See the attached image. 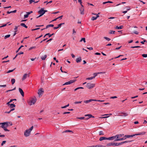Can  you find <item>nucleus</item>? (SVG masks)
<instances>
[{
    "instance_id": "6e6552de",
    "label": "nucleus",
    "mask_w": 147,
    "mask_h": 147,
    "mask_svg": "<svg viewBox=\"0 0 147 147\" xmlns=\"http://www.w3.org/2000/svg\"><path fill=\"white\" fill-rule=\"evenodd\" d=\"M27 77H29V75L28 74H25L23 76L22 78V81H24L25 80Z\"/></svg>"
},
{
    "instance_id": "37998d69",
    "label": "nucleus",
    "mask_w": 147,
    "mask_h": 147,
    "mask_svg": "<svg viewBox=\"0 0 147 147\" xmlns=\"http://www.w3.org/2000/svg\"><path fill=\"white\" fill-rule=\"evenodd\" d=\"M115 32L113 30H111L110 32H109V33L110 34H115Z\"/></svg>"
},
{
    "instance_id": "c85d7f7f",
    "label": "nucleus",
    "mask_w": 147,
    "mask_h": 147,
    "mask_svg": "<svg viewBox=\"0 0 147 147\" xmlns=\"http://www.w3.org/2000/svg\"><path fill=\"white\" fill-rule=\"evenodd\" d=\"M11 81L12 84H13L15 82V80L14 79H12L11 80Z\"/></svg>"
},
{
    "instance_id": "a211bd4d",
    "label": "nucleus",
    "mask_w": 147,
    "mask_h": 147,
    "mask_svg": "<svg viewBox=\"0 0 147 147\" xmlns=\"http://www.w3.org/2000/svg\"><path fill=\"white\" fill-rule=\"evenodd\" d=\"M82 59L81 57H80L76 58V61L77 63H78L81 62Z\"/></svg>"
},
{
    "instance_id": "39448f33",
    "label": "nucleus",
    "mask_w": 147,
    "mask_h": 147,
    "mask_svg": "<svg viewBox=\"0 0 147 147\" xmlns=\"http://www.w3.org/2000/svg\"><path fill=\"white\" fill-rule=\"evenodd\" d=\"M95 84L90 83H88L86 85V87L89 89H91L94 87Z\"/></svg>"
},
{
    "instance_id": "bf43d9fd",
    "label": "nucleus",
    "mask_w": 147,
    "mask_h": 147,
    "mask_svg": "<svg viewBox=\"0 0 147 147\" xmlns=\"http://www.w3.org/2000/svg\"><path fill=\"white\" fill-rule=\"evenodd\" d=\"M87 48L88 49H89V50H92L93 49V48L92 47H87Z\"/></svg>"
},
{
    "instance_id": "1a4fd4ad",
    "label": "nucleus",
    "mask_w": 147,
    "mask_h": 147,
    "mask_svg": "<svg viewBox=\"0 0 147 147\" xmlns=\"http://www.w3.org/2000/svg\"><path fill=\"white\" fill-rule=\"evenodd\" d=\"M44 92L42 90V88L38 90V94L39 96L41 95V94H43V93Z\"/></svg>"
},
{
    "instance_id": "a18cd8bd",
    "label": "nucleus",
    "mask_w": 147,
    "mask_h": 147,
    "mask_svg": "<svg viewBox=\"0 0 147 147\" xmlns=\"http://www.w3.org/2000/svg\"><path fill=\"white\" fill-rule=\"evenodd\" d=\"M16 88L15 87L13 89H12V90H7L6 91V92H9L10 91H13V90H15L16 89Z\"/></svg>"
},
{
    "instance_id": "5701e85b",
    "label": "nucleus",
    "mask_w": 147,
    "mask_h": 147,
    "mask_svg": "<svg viewBox=\"0 0 147 147\" xmlns=\"http://www.w3.org/2000/svg\"><path fill=\"white\" fill-rule=\"evenodd\" d=\"M53 26H54V25L53 24L48 25L46 26V28H44V29H47V28H49L50 27H53ZM43 30V29H42L41 30Z\"/></svg>"
},
{
    "instance_id": "338daca9",
    "label": "nucleus",
    "mask_w": 147,
    "mask_h": 147,
    "mask_svg": "<svg viewBox=\"0 0 147 147\" xmlns=\"http://www.w3.org/2000/svg\"><path fill=\"white\" fill-rule=\"evenodd\" d=\"M63 17V16L62 15L59 17L57 18V19H58L59 18L61 19Z\"/></svg>"
},
{
    "instance_id": "f3484780",
    "label": "nucleus",
    "mask_w": 147,
    "mask_h": 147,
    "mask_svg": "<svg viewBox=\"0 0 147 147\" xmlns=\"http://www.w3.org/2000/svg\"><path fill=\"white\" fill-rule=\"evenodd\" d=\"M126 139V138H120L116 139L115 140H114V141H122Z\"/></svg>"
},
{
    "instance_id": "774afa93",
    "label": "nucleus",
    "mask_w": 147,
    "mask_h": 147,
    "mask_svg": "<svg viewBox=\"0 0 147 147\" xmlns=\"http://www.w3.org/2000/svg\"><path fill=\"white\" fill-rule=\"evenodd\" d=\"M11 102H10V101L8 102H7L6 104L7 105H8V106H10V105L11 104H10V103Z\"/></svg>"
},
{
    "instance_id": "6e6d98bb",
    "label": "nucleus",
    "mask_w": 147,
    "mask_h": 147,
    "mask_svg": "<svg viewBox=\"0 0 147 147\" xmlns=\"http://www.w3.org/2000/svg\"><path fill=\"white\" fill-rule=\"evenodd\" d=\"M6 141H3L2 142V143H1V146L5 144L6 143Z\"/></svg>"
},
{
    "instance_id": "4468645a",
    "label": "nucleus",
    "mask_w": 147,
    "mask_h": 147,
    "mask_svg": "<svg viewBox=\"0 0 147 147\" xmlns=\"http://www.w3.org/2000/svg\"><path fill=\"white\" fill-rule=\"evenodd\" d=\"M85 116H88L89 117L88 118H86L85 119L86 120H87L89 118H90L91 117H93V118H94V116H93L91 114L86 115H85Z\"/></svg>"
},
{
    "instance_id": "393cba45",
    "label": "nucleus",
    "mask_w": 147,
    "mask_h": 147,
    "mask_svg": "<svg viewBox=\"0 0 147 147\" xmlns=\"http://www.w3.org/2000/svg\"><path fill=\"white\" fill-rule=\"evenodd\" d=\"M54 33H53L52 34H50L49 33H47L45 34L44 37H45L46 36H48L49 37H51L54 34Z\"/></svg>"
},
{
    "instance_id": "dca6fc26",
    "label": "nucleus",
    "mask_w": 147,
    "mask_h": 147,
    "mask_svg": "<svg viewBox=\"0 0 147 147\" xmlns=\"http://www.w3.org/2000/svg\"><path fill=\"white\" fill-rule=\"evenodd\" d=\"M124 134H119L116 135V139L120 138L123 136Z\"/></svg>"
},
{
    "instance_id": "5fc2aeb1",
    "label": "nucleus",
    "mask_w": 147,
    "mask_h": 147,
    "mask_svg": "<svg viewBox=\"0 0 147 147\" xmlns=\"http://www.w3.org/2000/svg\"><path fill=\"white\" fill-rule=\"evenodd\" d=\"M35 48H36V47H35V46L31 47L29 48V50H31L33 49H35Z\"/></svg>"
},
{
    "instance_id": "0eeeda50",
    "label": "nucleus",
    "mask_w": 147,
    "mask_h": 147,
    "mask_svg": "<svg viewBox=\"0 0 147 147\" xmlns=\"http://www.w3.org/2000/svg\"><path fill=\"white\" fill-rule=\"evenodd\" d=\"M117 146V142H112L108 143L107 146Z\"/></svg>"
},
{
    "instance_id": "f257e3e1",
    "label": "nucleus",
    "mask_w": 147,
    "mask_h": 147,
    "mask_svg": "<svg viewBox=\"0 0 147 147\" xmlns=\"http://www.w3.org/2000/svg\"><path fill=\"white\" fill-rule=\"evenodd\" d=\"M11 123V122H7L1 123H0V124L1 125V127L5 131H9V130L7 129V127L9 126V123Z\"/></svg>"
},
{
    "instance_id": "a878e982",
    "label": "nucleus",
    "mask_w": 147,
    "mask_h": 147,
    "mask_svg": "<svg viewBox=\"0 0 147 147\" xmlns=\"http://www.w3.org/2000/svg\"><path fill=\"white\" fill-rule=\"evenodd\" d=\"M16 106V105L13 104H11L9 106V107L11 108H13L14 107H15Z\"/></svg>"
},
{
    "instance_id": "49530a36",
    "label": "nucleus",
    "mask_w": 147,
    "mask_h": 147,
    "mask_svg": "<svg viewBox=\"0 0 147 147\" xmlns=\"http://www.w3.org/2000/svg\"><path fill=\"white\" fill-rule=\"evenodd\" d=\"M77 118L78 119H80L81 120H82L84 119H85V117H77Z\"/></svg>"
},
{
    "instance_id": "c9c22d12",
    "label": "nucleus",
    "mask_w": 147,
    "mask_h": 147,
    "mask_svg": "<svg viewBox=\"0 0 147 147\" xmlns=\"http://www.w3.org/2000/svg\"><path fill=\"white\" fill-rule=\"evenodd\" d=\"M104 134L103 133V132L102 131H100L99 132V135H104Z\"/></svg>"
},
{
    "instance_id": "9b49d317",
    "label": "nucleus",
    "mask_w": 147,
    "mask_h": 147,
    "mask_svg": "<svg viewBox=\"0 0 147 147\" xmlns=\"http://www.w3.org/2000/svg\"><path fill=\"white\" fill-rule=\"evenodd\" d=\"M19 90L22 96L23 97L24 96V92L22 90L21 88H19Z\"/></svg>"
},
{
    "instance_id": "a19ab883",
    "label": "nucleus",
    "mask_w": 147,
    "mask_h": 147,
    "mask_svg": "<svg viewBox=\"0 0 147 147\" xmlns=\"http://www.w3.org/2000/svg\"><path fill=\"white\" fill-rule=\"evenodd\" d=\"M93 78H94V77H91L90 78H88L86 79V80H92Z\"/></svg>"
},
{
    "instance_id": "cd10ccee",
    "label": "nucleus",
    "mask_w": 147,
    "mask_h": 147,
    "mask_svg": "<svg viewBox=\"0 0 147 147\" xmlns=\"http://www.w3.org/2000/svg\"><path fill=\"white\" fill-rule=\"evenodd\" d=\"M123 28L122 26H117L116 27V28L117 29H122Z\"/></svg>"
},
{
    "instance_id": "8fccbe9b",
    "label": "nucleus",
    "mask_w": 147,
    "mask_h": 147,
    "mask_svg": "<svg viewBox=\"0 0 147 147\" xmlns=\"http://www.w3.org/2000/svg\"><path fill=\"white\" fill-rule=\"evenodd\" d=\"M142 55L144 57H147V54H143Z\"/></svg>"
},
{
    "instance_id": "603ef678",
    "label": "nucleus",
    "mask_w": 147,
    "mask_h": 147,
    "mask_svg": "<svg viewBox=\"0 0 147 147\" xmlns=\"http://www.w3.org/2000/svg\"><path fill=\"white\" fill-rule=\"evenodd\" d=\"M92 15H96V17L97 18L98 17H99V16L98 15V14H97L96 13H92Z\"/></svg>"
},
{
    "instance_id": "c03bdc74",
    "label": "nucleus",
    "mask_w": 147,
    "mask_h": 147,
    "mask_svg": "<svg viewBox=\"0 0 147 147\" xmlns=\"http://www.w3.org/2000/svg\"><path fill=\"white\" fill-rule=\"evenodd\" d=\"M78 1L80 3V4L81 5L82 7H83V5H82V0H78Z\"/></svg>"
},
{
    "instance_id": "de8ad7c7",
    "label": "nucleus",
    "mask_w": 147,
    "mask_h": 147,
    "mask_svg": "<svg viewBox=\"0 0 147 147\" xmlns=\"http://www.w3.org/2000/svg\"><path fill=\"white\" fill-rule=\"evenodd\" d=\"M16 68H14L13 69V70H9L7 72V73H9L12 72H13L15 69Z\"/></svg>"
},
{
    "instance_id": "13d9d810",
    "label": "nucleus",
    "mask_w": 147,
    "mask_h": 147,
    "mask_svg": "<svg viewBox=\"0 0 147 147\" xmlns=\"http://www.w3.org/2000/svg\"><path fill=\"white\" fill-rule=\"evenodd\" d=\"M134 33L136 34H138L139 32L136 31H135L134 32Z\"/></svg>"
},
{
    "instance_id": "e433bc0d",
    "label": "nucleus",
    "mask_w": 147,
    "mask_h": 147,
    "mask_svg": "<svg viewBox=\"0 0 147 147\" xmlns=\"http://www.w3.org/2000/svg\"><path fill=\"white\" fill-rule=\"evenodd\" d=\"M94 147H105V146H104L102 145H96L95 146H94Z\"/></svg>"
},
{
    "instance_id": "58836bf2",
    "label": "nucleus",
    "mask_w": 147,
    "mask_h": 147,
    "mask_svg": "<svg viewBox=\"0 0 147 147\" xmlns=\"http://www.w3.org/2000/svg\"><path fill=\"white\" fill-rule=\"evenodd\" d=\"M69 104H68L67 105L61 107V108L62 109L65 108H66L67 107H68L69 106Z\"/></svg>"
},
{
    "instance_id": "bb28decb",
    "label": "nucleus",
    "mask_w": 147,
    "mask_h": 147,
    "mask_svg": "<svg viewBox=\"0 0 147 147\" xmlns=\"http://www.w3.org/2000/svg\"><path fill=\"white\" fill-rule=\"evenodd\" d=\"M91 102V99H90L89 100H85L84 101V102L85 103H88L89 102Z\"/></svg>"
},
{
    "instance_id": "f704fd0d",
    "label": "nucleus",
    "mask_w": 147,
    "mask_h": 147,
    "mask_svg": "<svg viewBox=\"0 0 147 147\" xmlns=\"http://www.w3.org/2000/svg\"><path fill=\"white\" fill-rule=\"evenodd\" d=\"M131 48H140L141 47L140 46H131L130 47Z\"/></svg>"
},
{
    "instance_id": "c756f323",
    "label": "nucleus",
    "mask_w": 147,
    "mask_h": 147,
    "mask_svg": "<svg viewBox=\"0 0 147 147\" xmlns=\"http://www.w3.org/2000/svg\"><path fill=\"white\" fill-rule=\"evenodd\" d=\"M20 25L24 27H25L26 28H27V26H26L24 23H21L20 24Z\"/></svg>"
},
{
    "instance_id": "864d4df0",
    "label": "nucleus",
    "mask_w": 147,
    "mask_h": 147,
    "mask_svg": "<svg viewBox=\"0 0 147 147\" xmlns=\"http://www.w3.org/2000/svg\"><path fill=\"white\" fill-rule=\"evenodd\" d=\"M98 74V73H94L93 74V75H94V76H93V77H94V78H95V77L96 76L97 74Z\"/></svg>"
},
{
    "instance_id": "ddd939ff",
    "label": "nucleus",
    "mask_w": 147,
    "mask_h": 147,
    "mask_svg": "<svg viewBox=\"0 0 147 147\" xmlns=\"http://www.w3.org/2000/svg\"><path fill=\"white\" fill-rule=\"evenodd\" d=\"M146 133V132L144 131H143L139 133L138 134H135V136H138L140 135H144Z\"/></svg>"
},
{
    "instance_id": "4d7b16f0",
    "label": "nucleus",
    "mask_w": 147,
    "mask_h": 147,
    "mask_svg": "<svg viewBox=\"0 0 147 147\" xmlns=\"http://www.w3.org/2000/svg\"><path fill=\"white\" fill-rule=\"evenodd\" d=\"M146 42V40H144L143 41L141 42V43L142 44H144V42Z\"/></svg>"
},
{
    "instance_id": "412c9836",
    "label": "nucleus",
    "mask_w": 147,
    "mask_h": 147,
    "mask_svg": "<svg viewBox=\"0 0 147 147\" xmlns=\"http://www.w3.org/2000/svg\"><path fill=\"white\" fill-rule=\"evenodd\" d=\"M39 1V0L36 1L35 0H30L29 1V3L30 4H31L32 2L34 3H37Z\"/></svg>"
},
{
    "instance_id": "aec40b11",
    "label": "nucleus",
    "mask_w": 147,
    "mask_h": 147,
    "mask_svg": "<svg viewBox=\"0 0 147 147\" xmlns=\"http://www.w3.org/2000/svg\"><path fill=\"white\" fill-rule=\"evenodd\" d=\"M108 140V138L105 137H101L99 138V140L100 141H102L103 140Z\"/></svg>"
},
{
    "instance_id": "9d476101",
    "label": "nucleus",
    "mask_w": 147,
    "mask_h": 147,
    "mask_svg": "<svg viewBox=\"0 0 147 147\" xmlns=\"http://www.w3.org/2000/svg\"><path fill=\"white\" fill-rule=\"evenodd\" d=\"M116 136H113L109 138H108V140H115V139H116Z\"/></svg>"
},
{
    "instance_id": "7c9ffc66",
    "label": "nucleus",
    "mask_w": 147,
    "mask_h": 147,
    "mask_svg": "<svg viewBox=\"0 0 147 147\" xmlns=\"http://www.w3.org/2000/svg\"><path fill=\"white\" fill-rule=\"evenodd\" d=\"M71 132L72 133H73V132L71 130H66L64 131L63 132V133H65V132Z\"/></svg>"
},
{
    "instance_id": "69168bd1",
    "label": "nucleus",
    "mask_w": 147,
    "mask_h": 147,
    "mask_svg": "<svg viewBox=\"0 0 147 147\" xmlns=\"http://www.w3.org/2000/svg\"><path fill=\"white\" fill-rule=\"evenodd\" d=\"M69 113H70V112H65L63 113V114H69Z\"/></svg>"
},
{
    "instance_id": "2eb2a0df",
    "label": "nucleus",
    "mask_w": 147,
    "mask_h": 147,
    "mask_svg": "<svg viewBox=\"0 0 147 147\" xmlns=\"http://www.w3.org/2000/svg\"><path fill=\"white\" fill-rule=\"evenodd\" d=\"M135 136V134L131 135H125V136L124 137L126 138H129L132 137L134 136Z\"/></svg>"
},
{
    "instance_id": "3c124183",
    "label": "nucleus",
    "mask_w": 147,
    "mask_h": 147,
    "mask_svg": "<svg viewBox=\"0 0 147 147\" xmlns=\"http://www.w3.org/2000/svg\"><path fill=\"white\" fill-rule=\"evenodd\" d=\"M104 38L108 41L111 40V39L108 37H104Z\"/></svg>"
},
{
    "instance_id": "7ed1b4c3",
    "label": "nucleus",
    "mask_w": 147,
    "mask_h": 147,
    "mask_svg": "<svg viewBox=\"0 0 147 147\" xmlns=\"http://www.w3.org/2000/svg\"><path fill=\"white\" fill-rule=\"evenodd\" d=\"M47 10H45L44 9V8H42L38 12V13L40 14V15L36 17V18H38L42 15H43L46 12H47Z\"/></svg>"
},
{
    "instance_id": "423d86ee",
    "label": "nucleus",
    "mask_w": 147,
    "mask_h": 147,
    "mask_svg": "<svg viewBox=\"0 0 147 147\" xmlns=\"http://www.w3.org/2000/svg\"><path fill=\"white\" fill-rule=\"evenodd\" d=\"M76 80H70L67 82L65 83L64 84H63V85H69L70 84L75 82L76 81Z\"/></svg>"
},
{
    "instance_id": "20e7f679",
    "label": "nucleus",
    "mask_w": 147,
    "mask_h": 147,
    "mask_svg": "<svg viewBox=\"0 0 147 147\" xmlns=\"http://www.w3.org/2000/svg\"><path fill=\"white\" fill-rule=\"evenodd\" d=\"M36 100V99L35 97L32 98L30 101L28 102V103L30 105L34 104Z\"/></svg>"
},
{
    "instance_id": "72a5a7b5",
    "label": "nucleus",
    "mask_w": 147,
    "mask_h": 147,
    "mask_svg": "<svg viewBox=\"0 0 147 147\" xmlns=\"http://www.w3.org/2000/svg\"><path fill=\"white\" fill-rule=\"evenodd\" d=\"M27 14L26 15H24V19H25L27 18H28V16L29 14L28 13H27Z\"/></svg>"
},
{
    "instance_id": "0e129e2a",
    "label": "nucleus",
    "mask_w": 147,
    "mask_h": 147,
    "mask_svg": "<svg viewBox=\"0 0 147 147\" xmlns=\"http://www.w3.org/2000/svg\"><path fill=\"white\" fill-rule=\"evenodd\" d=\"M23 54V52H20L18 53L17 54L18 55H20V54Z\"/></svg>"
},
{
    "instance_id": "2f4dec72",
    "label": "nucleus",
    "mask_w": 147,
    "mask_h": 147,
    "mask_svg": "<svg viewBox=\"0 0 147 147\" xmlns=\"http://www.w3.org/2000/svg\"><path fill=\"white\" fill-rule=\"evenodd\" d=\"M82 41H83L84 43L86 42L85 39V38H82L80 40V42H81Z\"/></svg>"
},
{
    "instance_id": "79ce46f5",
    "label": "nucleus",
    "mask_w": 147,
    "mask_h": 147,
    "mask_svg": "<svg viewBox=\"0 0 147 147\" xmlns=\"http://www.w3.org/2000/svg\"><path fill=\"white\" fill-rule=\"evenodd\" d=\"M133 141V140H128V141H124V143H128V142H131L132 141Z\"/></svg>"
},
{
    "instance_id": "e2e57ef3",
    "label": "nucleus",
    "mask_w": 147,
    "mask_h": 147,
    "mask_svg": "<svg viewBox=\"0 0 147 147\" xmlns=\"http://www.w3.org/2000/svg\"><path fill=\"white\" fill-rule=\"evenodd\" d=\"M16 100V99H11V100H10L9 101H10V102H11L13 100Z\"/></svg>"
},
{
    "instance_id": "f03ea898",
    "label": "nucleus",
    "mask_w": 147,
    "mask_h": 147,
    "mask_svg": "<svg viewBox=\"0 0 147 147\" xmlns=\"http://www.w3.org/2000/svg\"><path fill=\"white\" fill-rule=\"evenodd\" d=\"M33 128V126H32L29 129L26 130L24 132V135L25 136L27 137L29 136L30 134L31 131Z\"/></svg>"
},
{
    "instance_id": "4be33fe9",
    "label": "nucleus",
    "mask_w": 147,
    "mask_h": 147,
    "mask_svg": "<svg viewBox=\"0 0 147 147\" xmlns=\"http://www.w3.org/2000/svg\"><path fill=\"white\" fill-rule=\"evenodd\" d=\"M18 27L17 26H16L15 28V31L13 32V36H14L16 34V32H17V30Z\"/></svg>"
},
{
    "instance_id": "052dcab7",
    "label": "nucleus",
    "mask_w": 147,
    "mask_h": 147,
    "mask_svg": "<svg viewBox=\"0 0 147 147\" xmlns=\"http://www.w3.org/2000/svg\"><path fill=\"white\" fill-rule=\"evenodd\" d=\"M117 98V97L116 96H114L111 97L110 98L111 99H114Z\"/></svg>"
},
{
    "instance_id": "f8f14e48",
    "label": "nucleus",
    "mask_w": 147,
    "mask_h": 147,
    "mask_svg": "<svg viewBox=\"0 0 147 147\" xmlns=\"http://www.w3.org/2000/svg\"><path fill=\"white\" fill-rule=\"evenodd\" d=\"M83 7H82L80 9V13L81 14L83 15L84 14V9L83 8Z\"/></svg>"
},
{
    "instance_id": "b1692460",
    "label": "nucleus",
    "mask_w": 147,
    "mask_h": 147,
    "mask_svg": "<svg viewBox=\"0 0 147 147\" xmlns=\"http://www.w3.org/2000/svg\"><path fill=\"white\" fill-rule=\"evenodd\" d=\"M47 56L45 55L44 56H42L41 57V58L42 60H45V59L47 58Z\"/></svg>"
},
{
    "instance_id": "680f3d73",
    "label": "nucleus",
    "mask_w": 147,
    "mask_h": 147,
    "mask_svg": "<svg viewBox=\"0 0 147 147\" xmlns=\"http://www.w3.org/2000/svg\"><path fill=\"white\" fill-rule=\"evenodd\" d=\"M117 146H118L119 145H121L122 144L121 143V142H120V143L117 142Z\"/></svg>"
},
{
    "instance_id": "09e8293b",
    "label": "nucleus",
    "mask_w": 147,
    "mask_h": 147,
    "mask_svg": "<svg viewBox=\"0 0 147 147\" xmlns=\"http://www.w3.org/2000/svg\"><path fill=\"white\" fill-rule=\"evenodd\" d=\"M82 101H78V102H74V104H80L81 103Z\"/></svg>"
},
{
    "instance_id": "6ab92c4d",
    "label": "nucleus",
    "mask_w": 147,
    "mask_h": 147,
    "mask_svg": "<svg viewBox=\"0 0 147 147\" xmlns=\"http://www.w3.org/2000/svg\"><path fill=\"white\" fill-rule=\"evenodd\" d=\"M64 24V23H62L60 24H59V25H58V26L57 27H54V29H58L59 27H61V26L62 25Z\"/></svg>"
},
{
    "instance_id": "473e14b6",
    "label": "nucleus",
    "mask_w": 147,
    "mask_h": 147,
    "mask_svg": "<svg viewBox=\"0 0 147 147\" xmlns=\"http://www.w3.org/2000/svg\"><path fill=\"white\" fill-rule=\"evenodd\" d=\"M122 114H123V115H119V116H127L128 115L126 113H123Z\"/></svg>"
},
{
    "instance_id": "4c0bfd02",
    "label": "nucleus",
    "mask_w": 147,
    "mask_h": 147,
    "mask_svg": "<svg viewBox=\"0 0 147 147\" xmlns=\"http://www.w3.org/2000/svg\"><path fill=\"white\" fill-rule=\"evenodd\" d=\"M83 88H84L82 87H78V88L75 89H74V91H76V90H78V89H83Z\"/></svg>"
},
{
    "instance_id": "ea45409f",
    "label": "nucleus",
    "mask_w": 147,
    "mask_h": 147,
    "mask_svg": "<svg viewBox=\"0 0 147 147\" xmlns=\"http://www.w3.org/2000/svg\"><path fill=\"white\" fill-rule=\"evenodd\" d=\"M97 19V18L96 17H95L93 16L91 20H96Z\"/></svg>"
}]
</instances>
